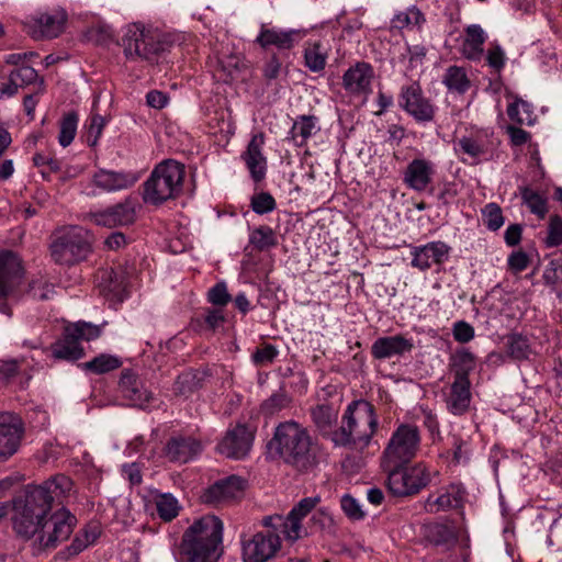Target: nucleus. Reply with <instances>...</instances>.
<instances>
[{
	"label": "nucleus",
	"mask_w": 562,
	"mask_h": 562,
	"mask_svg": "<svg viewBox=\"0 0 562 562\" xmlns=\"http://www.w3.org/2000/svg\"><path fill=\"white\" fill-rule=\"evenodd\" d=\"M22 418L12 412H0V462L15 454L24 437Z\"/></svg>",
	"instance_id": "nucleus-12"
},
{
	"label": "nucleus",
	"mask_w": 562,
	"mask_h": 562,
	"mask_svg": "<svg viewBox=\"0 0 562 562\" xmlns=\"http://www.w3.org/2000/svg\"><path fill=\"white\" fill-rule=\"evenodd\" d=\"M383 470L387 472V487L394 496L403 497L417 494L430 482V474L423 463Z\"/></svg>",
	"instance_id": "nucleus-9"
},
{
	"label": "nucleus",
	"mask_w": 562,
	"mask_h": 562,
	"mask_svg": "<svg viewBox=\"0 0 562 562\" xmlns=\"http://www.w3.org/2000/svg\"><path fill=\"white\" fill-rule=\"evenodd\" d=\"M321 502L319 496L302 498L285 516L289 529L285 531V538L295 541L301 537V520L307 516Z\"/></svg>",
	"instance_id": "nucleus-28"
},
{
	"label": "nucleus",
	"mask_w": 562,
	"mask_h": 562,
	"mask_svg": "<svg viewBox=\"0 0 562 562\" xmlns=\"http://www.w3.org/2000/svg\"><path fill=\"white\" fill-rule=\"evenodd\" d=\"M245 481L237 475H229L212 484L202 495L205 504L220 505L243 497Z\"/></svg>",
	"instance_id": "nucleus-18"
},
{
	"label": "nucleus",
	"mask_w": 562,
	"mask_h": 562,
	"mask_svg": "<svg viewBox=\"0 0 562 562\" xmlns=\"http://www.w3.org/2000/svg\"><path fill=\"white\" fill-rule=\"evenodd\" d=\"M121 45L128 60L155 63L169 49L170 42L168 36L158 29L132 23L126 26Z\"/></svg>",
	"instance_id": "nucleus-5"
},
{
	"label": "nucleus",
	"mask_w": 562,
	"mask_h": 562,
	"mask_svg": "<svg viewBox=\"0 0 562 562\" xmlns=\"http://www.w3.org/2000/svg\"><path fill=\"white\" fill-rule=\"evenodd\" d=\"M254 431L245 424L228 428L216 446L218 453L226 458L240 460L248 456L254 442Z\"/></svg>",
	"instance_id": "nucleus-15"
},
{
	"label": "nucleus",
	"mask_w": 562,
	"mask_h": 562,
	"mask_svg": "<svg viewBox=\"0 0 562 562\" xmlns=\"http://www.w3.org/2000/svg\"><path fill=\"white\" fill-rule=\"evenodd\" d=\"M486 40L484 30L479 24L465 27V37L462 43V55L470 60H479L483 55V45Z\"/></svg>",
	"instance_id": "nucleus-30"
},
{
	"label": "nucleus",
	"mask_w": 562,
	"mask_h": 562,
	"mask_svg": "<svg viewBox=\"0 0 562 562\" xmlns=\"http://www.w3.org/2000/svg\"><path fill=\"white\" fill-rule=\"evenodd\" d=\"M499 139L488 130H474L460 137L456 143V150L471 158L473 164L490 160Z\"/></svg>",
	"instance_id": "nucleus-11"
},
{
	"label": "nucleus",
	"mask_w": 562,
	"mask_h": 562,
	"mask_svg": "<svg viewBox=\"0 0 562 562\" xmlns=\"http://www.w3.org/2000/svg\"><path fill=\"white\" fill-rule=\"evenodd\" d=\"M250 206L255 213L262 215L272 212L277 203L270 193L260 192L251 196Z\"/></svg>",
	"instance_id": "nucleus-52"
},
{
	"label": "nucleus",
	"mask_w": 562,
	"mask_h": 562,
	"mask_svg": "<svg viewBox=\"0 0 562 562\" xmlns=\"http://www.w3.org/2000/svg\"><path fill=\"white\" fill-rule=\"evenodd\" d=\"M220 65L229 79H235L237 74L245 67L244 58L239 55H229L220 59Z\"/></svg>",
	"instance_id": "nucleus-59"
},
{
	"label": "nucleus",
	"mask_w": 562,
	"mask_h": 562,
	"mask_svg": "<svg viewBox=\"0 0 562 562\" xmlns=\"http://www.w3.org/2000/svg\"><path fill=\"white\" fill-rule=\"evenodd\" d=\"M400 106L419 123L434 120L435 108L423 94L418 82H412L401 88L398 95Z\"/></svg>",
	"instance_id": "nucleus-16"
},
{
	"label": "nucleus",
	"mask_w": 562,
	"mask_h": 562,
	"mask_svg": "<svg viewBox=\"0 0 562 562\" xmlns=\"http://www.w3.org/2000/svg\"><path fill=\"white\" fill-rule=\"evenodd\" d=\"M289 403V396L284 392L279 391L273 393L267 401L263 402L262 411L268 415H273L274 413L286 407Z\"/></svg>",
	"instance_id": "nucleus-56"
},
{
	"label": "nucleus",
	"mask_w": 562,
	"mask_h": 562,
	"mask_svg": "<svg viewBox=\"0 0 562 562\" xmlns=\"http://www.w3.org/2000/svg\"><path fill=\"white\" fill-rule=\"evenodd\" d=\"M414 348L412 339L403 335L384 336L378 338L371 346V355L374 359H390L411 352Z\"/></svg>",
	"instance_id": "nucleus-25"
},
{
	"label": "nucleus",
	"mask_w": 562,
	"mask_h": 562,
	"mask_svg": "<svg viewBox=\"0 0 562 562\" xmlns=\"http://www.w3.org/2000/svg\"><path fill=\"white\" fill-rule=\"evenodd\" d=\"M420 434L415 425L401 424L392 434L381 458L383 469L406 465L419 450Z\"/></svg>",
	"instance_id": "nucleus-8"
},
{
	"label": "nucleus",
	"mask_w": 562,
	"mask_h": 562,
	"mask_svg": "<svg viewBox=\"0 0 562 562\" xmlns=\"http://www.w3.org/2000/svg\"><path fill=\"white\" fill-rule=\"evenodd\" d=\"M249 243L255 249L262 251L277 246L278 240L273 229L270 226H259L249 235Z\"/></svg>",
	"instance_id": "nucleus-42"
},
{
	"label": "nucleus",
	"mask_w": 562,
	"mask_h": 562,
	"mask_svg": "<svg viewBox=\"0 0 562 562\" xmlns=\"http://www.w3.org/2000/svg\"><path fill=\"white\" fill-rule=\"evenodd\" d=\"M304 33L300 30H281L262 25L256 43L262 48L274 46L278 49H290L302 40Z\"/></svg>",
	"instance_id": "nucleus-23"
},
{
	"label": "nucleus",
	"mask_w": 562,
	"mask_h": 562,
	"mask_svg": "<svg viewBox=\"0 0 562 562\" xmlns=\"http://www.w3.org/2000/svg\"><path fill=\"white\" fill-rule=\"evenodd\" d=\"M138 177L130 171H114L100 169L93 175V183L103 191H119L136 183Z\"/></svg>",
	"instance_id": "nucleus-27"
},
{
	"label": "nucleus",
	"mask_w": 562,
	"mask_h": 562,
	"mask_svg": "<svg viewBox=\"0 0 562 562\" xmlns=\"http://www.w3.org/2000/svg\"><path fill=\"white\" fill-rule=\"evenodd\" d=\"M373 77V67L369 63L358 61L344 74L342 86L350 94H368L371 92Z\"/></svg>",
	"instance_id": "nucleus-20"
},
{
	"label": "nucleus",
	"mask_w": 562,
	"mask_h": 562,
	"mask_svg": "<svg viewBox=\"0 0 562 562\" xmlns=\"http://www.w3.org/2000/svg\"><path fill=\"white\" fill-rule=\"evenodd\" d=\"M305 66L313 72L322 71L326 66L327 52L319 42L308 44L304 50Z\"/></svg>",
	"instance_id": "nucleus-41"
},
{
	"label": "nucleus",
	"mask_w": 562,
	"mask_h": 562,
	"mask_svg": "<svg viewBox=\"0 0 562 562\" xmlns=\"http://www.w3.org/2000/svg\"><path fill=\"white\" fill-rule=\"evenodd\" d=\"M378 428L373 405L364 400L351 402L339 429L333 434L336 446L362 450L369 446Z\"/></svg>",
	"instance_id": "nucleus-4"
},
{
	"label": "nucleus",
	"mask_w": 562,
	"mask_h": 562,
	"mask_svg": "<svg viewBox=\"0 0 562 562\" xmlns=\"http://www.w3.org/2000/svg\"><path fill=\"white\" fill-rule=\"evenodd\" d=\"M202 451V443L193 437L176 436L164 448L165 457L177 463H187Z\"/></svg>",
	"instance_id": "nucleus-24"
},
{
	"label": "nucleus",
	"mask_w": 562,
	"mask_h": 562,
	"mask_svg": "<svg viewBox=\"0 0 562 562\" xmlns=\"http://www.w3.org/2000/svg\"><path fill=\"white\" fill-rule=\"evenodd\" d=\"M426 537L432 544L449 549L458 542V530L451 525L435 522L426 527Z\"/></svg>",
	"instance_id": "nucleus-33"
},
{
	"label": "nucleus",
	"mask_w": 562,
	"mask_h": 562,
	"mask_svg": "<svg viewBox=\"0 0 562 562\" xmlns=\"http://www.w3.org/2000/svg\"><path fill=\"white\" fill-rule=\"evenodd\" d=\"M263 144L265 135L262 133L255 134L241 154V159L255 182L263 180L267 173V158L262 154Z\"/></svg>",
	"instance_id": "nucleus-22"
},
{
	"label": "nucleus",
	"mask_w": 562,
	"mask_h": 562,
	"mask_svg": "<svg viewBox=\"0 0 562 562\" xmlns=\"http://www.w3.org/2000/svg\"><path fill=\"white\" fill-rule=\"evenodd\" d=\"M122 359L111 353H100L82 363V369L93 374H105L122 367Z\"/></svg>",
	"instance_id": "nucleus-38"
},
{
	"label": "nucleus",
	"mask_w": 562,
	"mask_h": 562,
	"mask_svg": "<svg viewBox=\"0 0 562 562\" xmlns=\"http://www.w3.org/2000/svg\"><path fill=\"white\" fill-rule=\"evenodd\" d=\"M12 81L15 83L16 91L19 88L34 85L38 82V90H42L44 80L38 78L37 71L31 66H21L10 72Z\"/></svg>",
	"instance_id": "nucleus-45"
},
{
	"label": "nucleus",
	"mask_w": 562,
	"mask_h": 562,
	"mask_svg": "<svg viewBox=\"0 0 562 562\" xmlns=\"http://www.w3.org/2000/svg\"><path fill=\"white\" fill-rule=\"evenodd\" d=\"M78 114L76 112L66 113L59 122L58 143L63 147L69 146L77 133Z\"/></svg>",
	"instance_id": "nucleus-44"
},
{
	"label": "nucleus",
	"mask_w": 562,
	"mask_h": 562,
	"mask_svg": "<svg viewBox=\"0 0 562 562\" xmlns=\"http://www.w3.org/2000/svg\"><path fill=\"white\" fill-rule=\"evenodd\" d=\"M74 483L65 474H56L41 485L29 486L23 499L14 503L13 528L25 538L35 537L38 550L55 549L69 538L77 522L66 508L50 514L53 504H63Z\"/></svg>",
	"instance_id": "nucleus-1"
},
{
	"label": "nucleus",
	"mask_w": 562,
	"mask_h": 562,
	"mask_svg": "<svg viewBox=\"0 0 562 562\" xmlns=\"http://www.w3.org/2000/svg\"><path fill=\"white\" fill-rule=\"evenodd\" d=\"M75 331L68 325L64 327L60 338L50 346L55 359L76 361L85 356V349Z\"/></svg>",
	"instance_id": "nucleus-26"
},
{
	"label": "nucleus",
	"mask_w": 562,
	"mask_h": 562,
	"mask_svg": "<svg viewBox=\"0 0 562 562\" xmlns=\"http://www.w3.org/2000/svg\"><path fill=\"white\" fill-rule=\"evenodd\" d=\"M442 82L450 91H454L460 94L467 92L471 86L465 69L459 66L448 67Z\"/></svg>",
	"instance_id": "nucleus-39"
},
{
	"label": "nucleus",
	"mask_w": 562,
	"mask_h": 562,
	"mask_svg": "<svg viewBox=\"0 0 562 562\" xmlns=\"http://www.w3.org/2000/svg\"><path fill=\"white\" fill-rule=\"evenodd\" d=\"M425 21L426 19L424 13L416 5H412L405 11H401L393 16L391 27L398 31L404 29H420Z\"/></svg>",
	"instance_id": "nucleus-37"
},
{
	"label": "nucleus",
	"mask_w": 562,
	"mask_h": 562,
	"mask_svg": "<svg viewBox=\"0 0 562 562\" xmlns=\"http://www.w3.org/2000/svg\"><path fill=\"white\" fill-rule=\"evenodd\" d=\"M71 330L75 331L76 337L80 340L91 341L99 338L102 334V327L92 323L79 321L68 324Z\"/></svg>",
	"instance_id": "nucleus-51"
},
{
	"label": "nucleus",
	"mask_w": 562,
	"mask_h": 562,
	"mask_svg": "<svg viewBox=\"0 0 562 562\" xmlns=\"http://www.w3.org/2000/svg\"><path fill=\"white\" fill-rule=\"evenodd\" d=\"M281 547L278 533L257 532L241 541V554L244 562H267L272 559Z\"/></svg>",
	"instance_id": "nucleus-13"
},
{
	"label": "nucleus",
	"mask_w": 562,
	"mask_h": 562,
	"mask_svg": "<svg viewBox=\"0 0 562 562\" xmlns=\"http://www.w3.org/2000/svg\"><path fill=\"white\" fill-rule=\"evenodd\" d=\"M49 249L53 261L61 266H72L86 260L92 251L88 232L79 226L58 231Z\"/></svg>",
	"instance_id": "nucleus-7"
},
{
	"label": "nucleus",
	"mask_w": 562,
	"mask_h": 562,
	"mask_svg": "<svg viewBox=\"0 0 562 562\" xmlns=\"http://www.w3.org/2000/svg\"><path fill=\"white\" fill-rule=\"evenodd\" d=\"M507 352L515 360L528 359L531 349L528 339L520 334H512L506 341Z\"/></svg>",
	"instance_id": "nucleus-48"
},
{
	"label": "nucleus",
	"mask_w": 562,
	"mask_h": 562,
	"mask_svg": "<svg viewBox=\"0 0 562 562\" xmlns=\"http://www.w3.org/2000/svg\"><path fill=\"white\" fill-rule=\"evenodd\" d=\"M94 540L89 539L88 535H86L83 538H80L79 536H76L70 546H68L65 550L59 552V555L61 559H69L71 557H75L79 554L83 549L88 547L89 543H91Z\"/></svg>",
	"instance_id": "nucleus-62"
},
{
	"label": "nucleus",
	"mask_w": 562,
	"mask_h": 562,
	"mask_svg": "<svg viewBox=\"0 0 562 562\" xmlns=\"http://www.w3.org/2000/svg\"><path fill=\"white\" fill-rule=\"evenodd\" d=\"M23 277L21 258L10 250L0 251V312L11 314L5 300L19 297Z\"/></svg>",
	"instance_id": "nucleus-10"
},
{
	"label": "nucleus",
	"mask_w": 562,
	"mask_h": 562,
	"mask_svg": "<svg viewBox=\"0 0 562 562\" xmlns=\"http://www.w3.org/2000/svg\"><path fill=\"white\" fill-rule=\"evenodd\" d=\"M314 424L323 436H330L335 432L334 427L337 423L338 412L330 405H317L311 412Z\"/></svg>",
	"instance_id": "nucleus-35"
},
{
	"label": "nucleus",
	"mask_w": 562,
	"mask_h": 562,
	"mask_svg": "<svg viewBox=\"0 0 562 562\" xmlns=\"http://www.w3.org/2000/svg\"><path fill=\"white\" fill-rule=\"evenodd\" d=\"M434 176V162L425 158H415L407 165L403 181L409 189L423 192L432 182Z\"/></svg>",
	"instance_id": "nucleus-21"
},
{
	"label": "nucleus",
	"mask_w": 562,
	"mask_h": 562,
	"mask_svg": "<svg viewBox=\"0 0 562 562\" xmlns=\"http://www.w3.org/2000/svg\"><path fill=\"white\" fill-rule=\"evenodd\" d=\"M32 369L24 359L4 360L0 362V382L24 385L31 381Z\"/></svg>",
	"instance_id": "nucleus-29"
},
{
	"label": "nucleus",
	"mask_w": 562,
	"mask_h": 562,
	"mask_svg": "<svg viewBox=\"0 0 562 562\" xmlns=\"http://www.w3.org/2000/svg\"><path fill=\"white\" fill-rule=\"evenodd\" d=\"M445 400L450 413L454 415H462L470 406V389H449V392L445 394Z\"/></svg>",
	"instance_id": "nucleus-40"
},
{
	"label": "nucleus",
	"mask_w": 562,
	"mask_h": 562,
	"mask_svg": "<svg viewBox=\"0 0 562 562\" xmlns=\"http://www.w3.org/2000/svg\"><path fill=\"white\" fill-rule=\"evenodd\" d=\"M562 244V218L552 216L549 222L548 236L546 238L547 247H557Z\"/></svg>",
	"instance_id": "nucleus-57"
},
{
	"label": "nucleus",
	"mask_w": 562,
	"mask_h": 562,
	"mask_svg": "<svg viewBox=\"0 0 562 562\" xmlns=\"http://www.w3.org/2000/svg\"><path fill=\"white\" fill-rule=\"evenodd\" d=\"M450 247L443 241H430L423 246L412 247V267L426 271L432 265H441L449 257Z\"/></svg>",
	"instance_id": "nucleus-19"
},
{
	"label": "nucleus",
	"mask_w": 562,
	"mask_h": 562,
	"mask_svg": "<svg viewBox=\"0 0 562 562\" xmlns=\"http://www.w3.org/2000/svg\"><path fill=\"white\" fill-rule=\"evenodd\" d=\"M209 302L216 306H225L231 301V294L224 282H218L209 290Z\"/></svg>",
	"instance_id": "nucleus-58"
},
{
	"label": "nucleus",
	"mask_w": 562,
	"mask_h": 562,
	"mask_svg": "<svg viewBox=\"0 0 562 562\" xmlns=\"http://www.w3.org/2000/svg\"><path fill=\"white\" fill-rule=\"evenodd\" d=\"M66 20V12L55 9L30 16L24 23V27L34 40H49L57 37L63 32Z\"/></svg>",
	"instance_id": "nucleus-14"
},
{
	"label": "nucleus",
	"mask_w": 562,
	"mask_h": 562,
	"mask_svg": "<svg viewBox=\"0 0 562 562\" xmlns=\"http://www.w3.org/2000/svg\"><path fill=\"white\" fill-rule=\"evenodd\" d=\"M140 368H124L120 374V386H132L135 384H142L143 381L140 379Z\"/></svg>",
	"instance_id": "nucleus-64"
},
{
	"label": "nucleus",
	"mask_w": 562,
	"mask_h": 562,
	"mask_svg": "<svg viewBox=\"0 0 562 562\" xmlns=\"http://www.w3.org/2000/svg\"><path fill=\"white\" fill-rule=\"evenodd\" d=\"M340 506L346 516L351 520H361L366 516L359 502L349 494L341 497Z\"/></svg>",
	"instance_id": "nucleus-55"
},
{
	"label": "nucleus",
	"mask_w": 562,
	"mask_h": 562,
	"mask_svg": "<svg viewBox=\"0 0 562 562\" xmlns=\"http://www.w3.org/2000/svg\"><path fill=\"white\" fill-rule=\"evenodd\" d=\"M204 383H210L205 380L204 373L193 370L179 374L177 380V386H199Z\"/></svg>",
	"instance_id": "nucleus-61"
},
{
	"label": "nucleus",
	"mask_w": 562,
	"mask_h": 562,
	"mask_svg": "<svg viewBox=\"0 0 562 562\" xmlns=\"http://www.w3.org/2000/svg\"><path fill=\"white\" fill-rule=\"evenodd\" d=\"M106 124L105 119L100 114H92L87 126V144L90 147L97 145L99 137Z\"/></svg>",
	"instance_id": "nucleus-53"
},
{
	"label": "nucleus",
	"mask_w": 562,
	"mask_h": 562,
	"mask_svg": "<svg viewBox=\"0 0 562 562\" xmlns=\"http://www.w3.org/2000/svg\"><path fill=\"white\" fill-rule=\"evenodd\" d=\"M452 335L456 341L467 344L474 338L475 331L472 325L459 321L453 324Z\"/></svg>",
	"instance_id": "nucleus-60"
},
{
	"label": "nucleus",
	"mask_w": 562,
	"mask_h": 562,
	"mask_svg": "<svg viewBox=\"0 0 562 562\" xmlns=\"http://www.w3.org/2000/svg\"><path fill=\"white\" fill-rule=\"evenodd\" d=\"M316 117L313 115L299 116L290 131V138L295 146L303 147L316 132Z\"/></svg>",
	"instance_id": "nucleus-36"
},
{
	"label": "nucleus",
	"mask_w": 562,
	"mask_h": 562,
	"mask_svg": "<svg viewBox=\"0 0 562 562\" xmlns=\"http://www.w3.org/2000/svg\"><path fill=\"white\" fill-rule=\"evenodd\" d=\"M186 176L183 164L166 159L159 162L144 182L143 200L151 205H160L180 195Z\"/></svg>",
	"instance_id": "nucleus-6"
},
{
	"label": "nucleus",
	"mask_w": 562,
	"mask_h": 562,
	"mask_svg": "<svg viewBox=\"0 0 562 562\" xmlns=\"http://www.w3.org/2000/svg\"><path fill=\"white\" fill-rule=\"evenodd\" d=\"M507 114L512 121L521 125H530L535 120L531 105L521 99H517L508 105Z\"/></svg>",
	"instance_id": "nucleus-46"
},
{
	"label": "nucleus",
	"mask_w": 562,
	"mask_h": 562,
	"mask_svg": "<svg viewBox=\"0 0 562 562\" xmlns=\"http://www.w3.org/2000/svg\"><path fill=\"white\" fill-rule=\"evenodd\" d=\"M520 194L524 203L528 206L530 212L540 218H544L548 213L547 199L529 188H522Z\"/></svg>",
	"instance_id": "nucleus-49"
},
{
	"label": "nucleus",
	"mask_w": 562,
	"mask_h": 562,
	"mask_svg": "<svg viewBox=\"0 0 562 562\" xmlns=\"http://www.w3.org/2000/svg\"><path fill=\"white\" fill-rule=\"evenodd\" d=\"M115 400L120 405L145 408L155 402L154 394L148 389H113Z\"/></svg>",
	"instance_id": "nucleus-31"
},
{
	"label": "nucleus",
	"mask_w": 562,
	"mask_h": 562,
	"mask_svg": "<svg viewBox=\"0 0 562 562\" xmlns=\"http://www.w3.org/2000/svg\"><path fill=\"white\" fill-rule=\"evenodd\" d=\"M55 293L54 284L43 276L33 278L27 285V294L34 300L45 301L52 299Z\"/></svg>",
	"instance_id": "nucleus-47"
},
{
	"label": "nucleus",
	"mask_w": 562,
	"mask_h": 562,
	"mask_svg": "<svg viewBox=\"0 0 562 562\" xmlns=\"http://www.w3.org/2000/svg\"><path fill=\"white\" fill-rule=\"evenodd\" d=\"M529 257L526 252L519 250L514 251L507 260L508 267L515 273L526 270L529 266Z\"/></svg>",
	"instance_id": "nucleus-63"
},
{
	"label": "nucleus",
	"mask_w": 562,
	"mask_h": 562,
	"mask_svg": "<svg viewBox=\"0 0 562 562\" xmlns=\"http://www.w3.org/2000/svg\"><path fill=\"white\" fill-rule=\"evenodd\" d=\"M483 222L490 231H497L504 225V216L498 204L487 203L482 210Z\"/></svg>",
	"instance_id": "nucleus-50"
},
{
	"label": "nucleus",
	"mask_w": 562,
	"mask_h": 562,
	"mask_svg": "<svg viewBox=\"0 0 562 562\" xmlns=\"http://www.w3.org/2000/svg\"><path fill=\"white\" fill-rule=\"evenodd\" d=\"M278 355L279 351L276 346L271 344H263L254 351L251 359L257 366H268L274 361Z\"/></svg>",
	"instance_id": "nucleus-54"
},
{
	"label": "nucleus",
	"mask_w": 562,
	"mask_h": 562,
	"mask_svg": "<svg viewBox=\"0 0 562 562\" xmlns=\"http://www.w3.org/2000/svg\"><path fill=\"white\" fill-rule=\"evenodd\" d=\"M88 216L98 226L114 228L133 224L136 220V207L132 200L125 199L104 210L91 212Z\"/></svg>",
	"instance_id": "nucleus-17"
},
{
	"label": "nucleus",
	"mask_w": 562,
	"mask_h": 562,
	"mask_svg": "<svg viewBox=\"0 0 562 562\" xmlns=\"http://www.w3.org/2000/svg\"><path fill=\"white\" fill-rule=\"evenodd\" d=\"M463 493L456 486H450L445 493L434 498L429 496L426 501L425 507L429 513H437L440 510L456 509L462 506Z\"/></svg>",
	"instance_id": "nucleus-32"
},
{
	"label": "nucleus",
	"mask_w": 562,
	"mask_h": 562,
	"mask_svg": "<svg viewBox=\"0 0 562 562\" xmlns=\"http://www.w3.org/2000/svg\"><path fill=\"white\" fill-rule=\"evenodd\" d=\"M269 452L300 472L317 464V447L308 431L295 422L281 423L268 443Z\"/></svg>",
	"instance_id": "nucleus-2"
},
{
	"label": "nucleus",
	"mask_w": 562,
	"mask_h": 562,
	"mask_svg": "<svg viewBox=\"0 0 562 562\" xmlns=\"http://www.w3.org/2000/svg\"><path fill=\"white\" fill-rule=\"evenodd\" d=\"M475 368V358L469 350H459L453 357V370L456 380L452 386H470L468 375Z\"/></svg>",
	"instance_id": "nucleus-34"
},
{
	"label": "nucleus",
	"mask_w": 562,
	"mask_h": 562,
	"mask_svg": "<svg viewBox=\"0 0 562 562\" xmlns=\"http://www.w3.org/2000/svg\"><path fill=\"white\" fill-rule=\"evenodd\" d=\"M155 504L158 516L164 521H171L179 514V503L177 498L170 493L158 494L155 498Z\"/></svg>",
	"instance_id": "nucleus-43"
},
{
	"label": "nucleus",
	"mask_w": 562,
	"mask_h": 562,
	"mask_svg": "<svg viewBox=\"0 0 562 562\" xmlns=\"http://www.w3.org/2000/svg\"><path fill=\"white\" fill-rule=\"evenodd\" d=\"M223 537L222 520L213 515L196 519L183 533L180 562H217Z\"/></svg>",
	"instance_id": "nucleus-3"
}]
</instances>
